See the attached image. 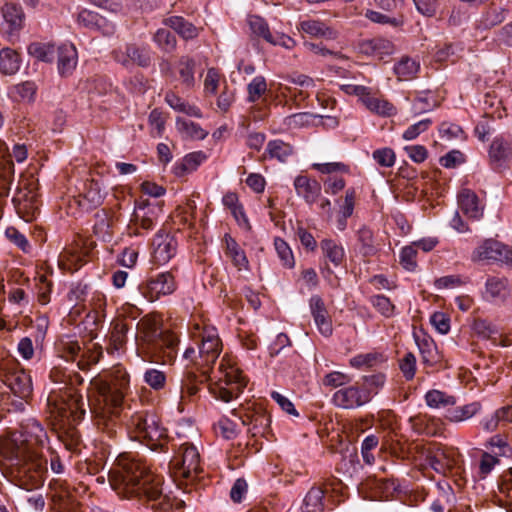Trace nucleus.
Here are the masks:
<instances>
[{"label": "nucleus", "instance_id": "nucleus-55", "mask_svg": "<svg viewBox=\"0 0 512 512\" xmlns=\"http://www.w3.org/2000/svg\"><path fill=\"white\" fill-rule=\"evenodd\" d=\"M480 409L479 403H471L462 407H457L449 413V420L453 422H462L473 417Z\"/></svg>", "mask_w": 512, "mask_h": 512}, {"label": "nucleus", "instance_id": "nucleus-40", "mask_svg": "<svg viewBox=\"0 0 512 512\" xmlns=\"http://www.w3.org/2000/svg\"><path fill=\"white\" fill-rule=\"evenodd\" d=\"M420 64L409 57H403L395 65L394 71L400 80H411L419 72Z\"/></svg>", "mask_w": 512, "mask_h": 512}, {"label": "nucleus", "instance_id": "nucleus-33", "mask_svg": "<svg viewBox=\"0 0 512 512\" xmlns=\"http://www.w3.org/2000/svg\"><path fill=\"white\" fill-rule=\"evenodd\" d=\"M320 248L324 257L334 266H340L345 259L343 246L333 239L326 238L320 242Z\"/></svg>", "mask_w": 512, "mask_h": 512}, {"label": "nucleus", "instance_id": "nucleus-29", "mask_svg": "<svg viewBox=\"0 0 512 512\" xmlns=\"http://www.w3.org/2000/svg\"><path fill=\"white\" fill-rule=\"evenodd\" d=\"M322 118L308 112H301L287 116L283 120L286 130H298L302 128H309L317 126Z\"/></svg>", "mask_w": 512, "mask_h": 512}, {"label": "nucleus", "instance_id": "nucleus-13", "mask_svg": "<svg viewBox=\"0 0 512 512\" xmlns=\"http://www.w3.org/2000/svg\"><path fill=\"white\" fill-rule=\"evenodd\" d=\"M175 290L176 281L170 272L159 273L140 286L142 295L150 302H154L162 296L170 295Z\"/></svg>", "mask_w": 512, "mask_h": 512}, {"label": "nucleus", "instance_id": "nucleus-58", "mask_svg": "<svg viewBox=\"0 0 512 512\" xmlns=\"http://www.w3.org/2000/svg\"><path fill=\"white\" fill-rule=\"evenodd\" d=\"M372 157L379 166L384 168H391L396 162L395 152L389 147L374 150Z\"/></svg>", "mask_w": 512, "mask_h": 512}, {"label": "nucleus", "instance_id": "nucleus-49", "mask_svg": "<svg viewBox=\"0 0 512 512\" xmlns=\"http://www.w3.org/2000/svg\"><path fill=\"white\" fill-rule=\"evenodd\" d=\"M269 417L262 413L254 412L252 414H246L245 418L242 419L244 425L250 426L249 431L253 435L261 434L269 425Z\"/></svg>", "mask_w": 512, "mask_h": 512}, {"label": "nucleus", "instance_id": "nucleus-53", "mask_svg": "<svg viewBox=\"0 0 512 512\" xmlns=\"http://www.w3.org/2000/svg\"><path fill=\"white\" fill-rule=\"evenodd\" d=\"M487 447L491 449L490 453L497 455L499 458L509 457L512 454V448L501 435L492 436L488 441Z\"/></svg>", "mask_w": 512, "mask_h": 512}, {"label": "nucleus", "instance_id": "nucleus-10", "mask_svg": "<svg viewBox=\"0 0 512 512\" xmlns=\"http://www.w3.org/2000/svg\"><path fill=\"white\" fill-rule=\"evenodd\" d=\"M162 205L160 202H150L147 199H140L136 202L130 224L128 225L129 235H141V230H151L160 214Z\"/></svg>", "mask_w": 512, "mask_h": 512}, {"label": "nucleus", "instance_id": "nucleus-50", "mask_svg": "<svg viewBox=\"0 0 512 512\" xmlns=\"http://www.w3.org/2000/svg\"><path fill=\"white\" fill-rule=\"evenodd\" d=\"M426 403L431 408H444L455 404L453 396L439 390L428 391L425 395Z\"/></svg>", "mask_w": 512, "mask_h": 512}, {"label": "nucleus", "instance_id": "nucleus-56", "mask_svg": "<svg viewBox=\"0 0 512 512\" xmlns=\"http://www.w3.org/2000/svg\"><path fill=\"white\" fill-rule=\"evenodd\" d=\"M486 293L491 298H504L507 293V281L501 278H489L486 282Z\"/></svg>", "mask_w": 512, "mask_h": 512}, {"label": "nucleus", "instance_id": "nucleus-36", "mask_svg": "<svg viewBox=\"0 0 512 512\" xmlns=\"http://www.w3.org/2000/svg\"><path fill=\"white\" fill-rule=\"evenodd\" d=\"M113 218L106 211L102 210L95 214V223L93 226L94 234L106 241L112 235Z\"/></svg>", "mask_w": 512, "mask_h": 512}, {"label": "nucleus", "instance_id": "nucleus-24", "mask_svg": "<svg viewBox=\"0 0 512 512\" xmlns=\"http://www.w3.org/2000/svg\"><path fill=\"white\" fill-rule=\"evenodd\" d=\"M357 193L355 188H348L345 191V196L342 200H337L339 210L336 216V227L339 231L345 230L347 226V219L352 216Z\"/></svg>", "mask_w": 512, "mask_h": 512}, {"label": "nucleus", "instance_id": "nucleus-52", "mask_svg": "<svg viewBox=\"0 0 512 512\" xmlns=\"http://www.w3.org/2000/svg\"><path fill=\"white\" fill-rule=\"evenodd\" d=\"M144 382L153 390H162L166 385V375L156 368H149L143 374Z\"/></svg>", "mask_w": 512, "mask_h": 512}, {"label": "nucleus", "instance_id": "nucleus-22", "mask_svg": "<svg viewBox=\"0 0 512 512\" xmlns=\"http://www.w3.org/2000/svg\"><path fill=\"white\" fill-rule=\"evenodd\" d=\"M310 309L319 332L326 337L330 336L332 334V323L327 316L324 302L319 296L311 297Z\"/></svg>", "mask_w": 512, "mask_h": 512}, {"label": "nucleus", "instance_id": "nucleus-54", "mask_svg": "<svg viewBox=\"0 0 512 512\" xmlns=\"http://www.w3.org/2000/svg\"><path fill=\"white\" fill-rule=\"evenodd\" d=\"M504 19V10L497 7H492L482 14L479 20V24L484 29H488L502 23Z\"/></svg>", "mask_w": 512, "mask_h": 512}, {"label": "nucleus", "instance_id": "nucleus-20", "mask_svg": "<svg viewBox=\"0 0 512 512\" xmlns=\"http://www.w3.org/2000/svg\"><path fill=\"white\" fill-rule=\"evenodd\" d=\"M223 244L225 256L232 262L238 271L250 270L249 260L245 251L230 234L224 235Z\"/></svg>", "mask_w": 512, "mask_h": 512}, {"label": "nucleus", "instance_id": "nucleus-26", "mask_svg": "<svg viewBox=\"0 0 512 512\" xmlns=\"http://www.w3.org/2000/svg\"><path fill=\"white\" fill-rule=\"evenodd\" d=\"M294 187L297 195L309 204L314 203L321 193V185L318 181L302 175L296 177Z\"/></svg>", "mask_w": 512, "mask_h": 512}, {"label": "nucleus", "instance_id": "nucleus-51", "mask_svg": "<svg viewBox=\"0 0 512 512\" xmlns=\"http://www.w3.org/2000/svg\"><path fill=\"white\" fill-rule=\"evenodd\" d=\"M503 249V243L495 240L485 241L477 250L479 259L496 261L500 257L499 252Z\"/></svg>", "mask_w": 512, "mask_h": 512}, {"label": "nucleus", "instance_id": "nucleus-4", "mask_svg": "<svg viewBox=\"0 0 512 512\" xmlns=\"http://www.w3.org/2000/svg\"><path fill=\"white\" fill-rule=\"evenodd\" d=\"M138 336L146 343L145 360L171 364L177 355L178 337L170 331H163L153 317H144L137 324Z\"/></svg>", "mask_w": 512, "mask_h": 512}, {"label": "nucleus", "instance_id": "nucleus-48", "mask_svg": "<svg viewBox=\"0 0 512 512\" xmlns=\"http://www.w3.org/2000/svg\"><path fill=\"white\" fill-rule=\"evenodd\" d=\"M5 22L9 25L11 31L19 29L23 22V12L21 7L15 4H5L2 8Z\"/></svg>", "mask_w": 512, "mask_h": 512}, {"label": "nucleus", "instance_id": "nucleus-12", "mask_svg": "<svg viewBox=\"0 0 512 512\" xmlns=\"http://www.w3.org/2000/svg\"><path fill=\"white\" fill-rule=\"evenodd\" d=\"M371 398L370 391L363 384L356 382L337 389L332 395L331 402L341 409H355L368 403Z\"/></svg>", "mask_w": 512, "mask_h": 512}, {"label": "nucleus", "instance_id": "nucleus-14", "mask_svg": "<svg viewBox=\"0 0 512 512\" xmlns=\"http://www.w3.org/2000/svg\"><path fill=\"white\" fill-rule=\"evenodd\" d=\"M177 246L173 235L162 230L158 231L151 245L152 261L157 265H165L176 255Z\"/></svg>", "mask_w": 512, "mask_h": 512}, {"label": "nucleus", "instance_id": "nucleus-11", "mask_svg": "<svg viewBox=\"0 0 512 512\" xmlns=\"http://www.w3.org/2000/svg\"><path fill=\"white\" fill-rule=\"evenodd\" d=\"M12 156L21 163L27 158L25 145L17 144L13 148ZM14 179V164L6 143L0 141V194L7 195Z\"/></svg>", "mask_w": 512, "mask_h": 512}, {"label": "nucleus", "instance_id": "nucleus-17", "mask_svg": "<svg viewBox=\"0 0 512 512\" xmlns=\"http://www.w3.org/2000/svg\"><path fill=\"white\" fill-rule=\"evenodd\" d=\"M18 214L26 221L30 222L38 213L37 193L33 189L20 188L13 197Z\"/></svg>", "mask_w": 512, "mask_h": 512}, {"label": "nucleus", "instance_id": "nucleus-28", "mask_svg": "<svg viewBox=\"0 0 512 512\" xmlns=\"http://www.w3.org/2000/svg\"><path fill=\"white\" fill-rule=\"evenodd\" d=\"M363 105L373 114L381 117H392L397 114L396 106L383 96H375L372 92L364 100Z\"/></svg>", "mask_w": 512, "mask_h": 512}, {"label": "nucleus", "instance_id": "nucleus-15", "mask_svg": "<svg viewBox=\"0 0 512 512\" xmlns=\"http://www.w3.org/2000/svg\"><path fill=\"white\" fill-rule=\"evenodd\" d=\"M248 23L250 30L255 36L263 38L266 42L274 46L278 45L290 50L293 49L296 45L295 40L286 34H272L267 22L259 16H249Z\"/></svg>", "mask_w": 512, "mask_h": 512}, {"label": "nucleus", "instance_id": "nucleus-57", "mask_svg": "<svg viewBox=\"0 0 512 512\" xmlns=\"http://www.w3.org/2000/svg\"><path fill=\"white\" fill-rule=\"evenodd\" d=\"M351 382V377L340 371H332L326 374L322 379L325 387L340 389Z\"/></svg>", "mask_w": 512, "mask_h": 512}, {"label": "nucleus", "instance_id": "nucleus-34", "mask_svg": "<svg viewBox=\"0 0 512 512\" xmlns=\"http://www.w3.org/2000/svg\"><path fill=\"white\" fill-rule=\"evenodd\" d=\"M81 346L72 336L65 335L56 343L59 356L67 361H74L81 353Z\"/></svg>", "mask_w": 512, "mask_h": 512}, {"label": "nucleus", "instance_id": "nucleus-63", "mask_svg": "<svg viewBox=\"0 0 512 512\" xmlns=\"http://www.w3.org/2000/svg\"><path fill=\"white\" fill-rule=\"evenodd\" d=\"M28 52L38 60L50 62L53 59L54 48L50 45L33 43L28 47Z\"/></svg>", "mask_w": 512, "mask_h": 512}, {"label": "nucleus", "instance_id": "nucleus-60", "mask_svg": "<svg viewBox=\"0 0 512 512\" xmlns=\"http://www.w3.org/2000/svg\"><path fill=\"white\" fill-rule=\"evenodd\" d=\"M248 101H257L266 91L267 84L263 76H256L247 86Z\"/></svg>", "mask_w": 512, "mask_h": 512}, {"label": "nucleus", "instance_id": "nucleus-31", "mask_svg": "<svg viewBox=\"0 0 512 512\" xmlns=\"http://www.w3.org/2000/svg\"><path fill=\"white\" fill-rule=\"evenodd\" d=\"M85 256L77 247L67 248L59 255L58 263L63 270L76 271L83 265Z\"/></svg>", "mask_w": 512, "mask_h": 512}, {"label": "nucleus", "instance_id": "nucleus-47", "mask_svg": "<svg viewBox=\"0 0 512 512\" xmlns=\"http://www.w3.org/2000/svg\"><path fill=\"white\" fill-rule=\"evenodd\" d=\"M274 248L283 267L292 269L295 266V258L292 249L286 241L280 237L274 238Z\"/></svg>", "mask_w": 512, "mask_h": 512}, {"label": "nucleus", "instance_id": "nucleus-23", "mask_svg": "<svg viewBox=\"0 0 512 512\" xmlns=\"http://www.w3.org/2000/svg\"><path fill=\"white\" fill-rule=\"evenodd\" d=\"M77 21L83 27L101 30L104 35H111L115 30L114 25L106 21L104 17L86 9L79 12Z\"/></svg>", "mask_w": 512, "mask_h": 512}, {"label": "nucleus", "instance_id": "nucleus-64", "mask_svg": "<svg viewBox=\"0 0 512 512\" xmlns=\"http://www.w3.org/2000/svg\"><path fill=\"white\" fill-rule=\"evenodd\" d=\"M154 41L164 51L170 52L176 47L174 36L167 29H159L154 35Z\"/></svg>", "mask_w": 512, "mask_h": 512}, {"label": "nucleus", "instance_id": "nucleus-21", "mask_svg": "<svg viewBox=\"0 0 512 512\" xmlns=\"http://www.w3.org/2000/svg\"><path fill=\"white\" fill-rule=\"evenodd\" d=\"M82 190L79 192V197L83 201L84 209L91 210L99 206L105 197L101 185L98 181L91 179L86 180L83 184Z\"/></svg>", "mask_w": 512, "mask_h": 512}, {"label": "nucleus", "instance_id": "nucleus-3", "mask_svg": "<svg viewBox=\"0 0 512 512\" xmlns=\"http://www.w3.org/2000/svg\"><path fill=\"white\" fill-rule=\"evenodd\" d=\"M99 398L92 405L97 428L109 436L115 432L125 396L130 389V375L121 365H116L106 380L97 383Z\"/></svg>", "mask_w": 512, "mask_h": 512}, {"label": "nucleus", "instance_id": "nucleus-46", "mask_svg": "<svg viewBox=\"0 0 512 512\" xmlns=\"http://www.w3.org/2000/svg\"><path fill=\"white\" fill-rule=\"evenodd\" d=\"M128 326L123 321H117L113 325V329L110 337V348L111 353L121 350L126 343V334Z\"/></svg>", "mask_w": 512, "mask_h": 512}, {"label": "nucleus", "instance_id": "nucleus-9", "mask_svg": "<svg viewBox=\"0 0 512 512\" xmlns=\"http://www.w3.org/2000/svg\"><path fill=\"white\" fill-rule=\"evenodd\" d=\"M202 471L200 453L197 447L184 442L170 461V473L176 481H193Z\"/></svg>", "mask_w": 512, "mask_h": 512}, {"label": "nucleus", "instance_id": "nucleus-42", "mask_svg": "<svg viewBox=\"0 0 512 512\" xmlns=\"http://www.w3.org/2000/svg\"><path fill=\"white\" fill-rule=\"evenodd\" d=\"M206 154L203 151H196L186 155L181 164L176 168L179 176L195 171L205 160Z\"/></svg>", "mask_w": 512, "mask_h": 512}, {"label": "nucleus", "instance_id": "nucleus-7", "mask_svg": "<svg viewBox=\"0 0 512 512\" xmlns=\"http://www.w3.org/2000/svg\"><path fill=\"white\" fill-rule=\"evenodd\" d=\"M126 429L131 439L145 443L152 450L164 446L166 430L155 414L145 412L133 414L126 424Z\"/></svg>", "mask_w": 512, "mask_h": 512}, {"label": "nucleus", "instance_id": "nucleus-62", "mask_svg": "<svg viewBox=\"0 0 512 512\" xmlns=\"http://www.w3.org/2000/svg\"><path fill=\"white\" fill-rule=\"evenodd\" d=\"M500 462L499 457L490 452H483L479 461V476L486 478Z\"/></svg>", "mask_w": 512, "mask_h": 512}, {"label": "nucleus", "instance_id": "nucleus-5", "mask_svg": "<svg viewBox=\"0 0 512 512\" xmlns=\"http://www.w3.org/2000/svg\"><path fill=\"white\" fill-rule=\"evenodd\" d=\"M191 337L197 345L198 351L189 347L184 351L183 357L203 374H206L220 356L223 344L216 327L210 324H195Z\"/></svg>", "mask_w": 512, "mask_h": 512}, {"label": "nucleus", "instance_id": "nucleus-16", "mask_svg": "<svg viewBox=\"0 0 512 512\" xmlns=\"http://www.w3.org/2000/svg\"><path fill=\"white\" fill-rule=\"evenodd\" d=\"M361 492L370 500H390L399 493V485L392 479H368Z\"/></svg>", "mask_w": 512, "mask_h": 512}, {"label": "nucleus", "instance_id": "nucleus-45", "mask_svg": "<svg viewBox=\"0 0 512 512\" xmlns=\"http://www.w3.org/2000/svg\"><path fill=\"white\" fill-rule=\"evenodd\" d=\"M180 81L187 87L194 84L195 62L189 57H182L176 67Z\"/></svg>", "mask_w": 512, "mask_h": 512}, {"label": "nucleus", "instance_id": "nucleus-59", "mask_svg": "<svg viewBox=\"0 0 512 512\" xmlns=\"http://www.w3.org/2000/svg\"><path fill=\"white\" fill-rule=\"evenodd\" d=\"M382 360V355L378 353L358 354L349 361L350 365L357 369L368 368L374 366Z\"/></svg>", "mask_w": 512, "mask_h": 512}, {"label": "nucleus", "instance_id": "nucleus-8", "mask_svg": "<svg viewBox=\"0 0 512 512\" xmlns=\"http://www.w3.org/2000/svg\"><path fill=\"white\" fill-rule=\"evenodd\" d=\"M51 416L61 426L80 421L85 415V403L81 395L70 389L64 395L52 392L48 399Z\"/></svg>", "mask_w": 512, "mask_h": 512}, {"label": "nucleus", "instance_id": "nucleus-30", "mask_svg": "<svg viewBox=\"0 0 512 512\" xmlns=\"http://www.w3.org/2000/svg\"><path fill=\"white\" fill-rule=\"evenodd\" d=\"M77 65V51L72 44L58 48V69L62 75L70 74Z\"/></svg>", "mask_w": 512, "mask_h": 512}, {"label": "nucleus", "instance_id": "nucleus-18", "mask_svg": "<svg viewBox=\"0 0 512 512\" xmlns=\"http://www.w3.org/2000/svg\"><path fill=\"white\" fill-rule=\"evenodd\" d=\"M4 384L20 398H27L32 392L31 377L23 370L8 372L3 378Z\"/></svg>", "mask_w": 512, "mask_h": 512}, {"label": "nucleus", "instance_id": "nucleus-61", "mask_svg": "<svg viewBox=\"0 0 512 512\" xmlns=\"http://www.w3.org/2000/svg\"><path fill=\"white\" fill-rule=\"evenodd\" d=\"M417 249L411 244L402 248L400 252V264L407 271H414L417 267Z\"/></svg>", "mask_w": 512, "mask_h": 512}, {"label": "nucleus", "instance_id": "nucleus-43", "mask_svg": "<svg viewBox=\"0 0 512 512\" xmlns=\"http://www.w3.org/2000/svg\"><path fill=\"white\" fill-rule=\"evenodd\" d=\"M266 151L271 158L285 162L293 154V147L289 143L277 139L268 142Z\"/></svg>", "mask_w": 512, "mask_h": 512}, {"label": "nucleus", "instance_id": "nucleus-27", "mask_svg": "<svg viewBox=\"0 0 512 512\" xmlns=\"http://www.w3.org/2000/svg\"><path fill=\"white\" fill-rule=\"evenodd\" d=\"M298 30L315 38L335 39L336 32L320 20L307 19L298 25Z\"/></svg>", "mask_w": 512, "mask_h": 512}, {"label": "nucleus", "instance_id": "nucleus-1", "mask_svg": "<svg viewBox=\"0 0 512 512\" xmlns=\"http://www.w3.org/2000/svg\"><path fill=\"white\" fill-rule=\"evenodd\" d=\"M47 443V433L35 419L27 420L20 432L2 441L0 452L10 461L11 473L21 488L29 491L42 485L47 464L45 451L51 454L53 472H63L59 457L53 454Z\"/></svg>", "mask_w": 512, "mask_h": 512}, {"label": "nucleus", "instance_id": "nucleus-19", "mask_svg": "<svg viewBox=\"0 0 512 512\" xmlns=\"http://www.w3.org/2000/svg\"><path fill=\"white\" fill-rule=\"evenodd\" d=\"M429 461L435 471L444 474L459 464V453L454 448H436Z\"/></svg>", "mask_w": 512, "mask_h": 512}, {"label": "nucleus", "instance_id": "nucleus-35", "mask_svg": "<svg viewBox=\"0 0 512 512\" xmlns=\"http://www.w3.org/2000/svg\"><path fill=\"white\" fill-rule=\"evenodd\" d=\"M37 87L32 81H25L12 86L9 89V96L18 102H32L36 95Z\"/></svg>", "mask_w": 512, "mask_h": 512}, {"label": "nucleus", "instance_id": "nucleus-39", "mask_svg": "<svg viewBox=\"0 0 512 512\" xmlns=\"http://www.w3.org/2000/svg\"><path fill=\"white\" fill-rule=\"evenodd\" d=\"M165 23L175 30L184 39H193L198 35V29L179 16L168 18Z\"/></svg>", "mask_w": 512, "mask_h": 512}, {"label": "nucleus", "instance_id": "nucleus-41", "mask_svg": "<svg viewBox=\"0 0 512 512\" xmlns=\"http://www.w3.org/2000/svg\"><path fill=\"white\" fill-rule=\"evenodd\" d=\"M122 61L124 65L129 63L137 64L141 67H147L150 64L151 57L150 52L145 48H139L136 46H128L126 48V58Z\"/></svg>", "mask_w": 512, "mask_h": 512}, {"label": "nucleus", "instance_id": "nucleus-44", "mask_svg": "<svg viewBox=\"0 0 512 512\" xmlns=\"http://www.w3.org/2000/svg\"><path fill=\"white\" fill-rule=\"evenodd\" d=\"M491 158L503 160L512 156V138H496L489 150Z\"/></svg>", "mask_w": 512, "mask_h": 512}, {"label": "nucleus", "instance_id": "nucleus-38", "mask_svg": "<svg viewBox=\"0 0 512 512\" xmlns=\"http://www.w3.org/2000/svg\"><path fill=\"white\" fill-rule=\"evenodd\" d=\"M20 67L19 55L16 51L4 48L0 51V70L7 75L15 74Z\"/></svg>", "mask_w": 512, "mask_h": 512}, {"label": "nucleus", "instance_id": "nucleus-6", "mask_svg": "<svg viewBox=\"0 0 512 512\" xmlns=\"http://www.w3.org/2000/svg\"><path fill=\"white\" fill-rule=\"evenodd\" d=\"M246 384L247 380L237 367L234 358L225 354L217 370L213 371L209 391L214 398L227 403L237 398Z\"/></svg>", "mask_w": 512, "mask_h": 512}, {"label": "nucleus", "instance_id": "nucleus-2", "mask_svg": "<svg viewBox=\"0 0 512 512\" xmlns=\"http://www.w3.org/2000/svg\"><path fill=\"white\" fill-rule=\"evenodd\" d=\"M110 484L122 498L154 501L153 509L166 510L172 507L163 495L161 477L153 474L149 467L132 454H121L117 465L110 471Z\"/></svg>", "mask_w": 512, "mask_h": 512}, {"label": "nucleus", "instance_id": "nucleus-32", "mask_svg": "<svg viewBox=\"0 0 512 512\" xmlns=\"http://www.w3.org/2000/svg\"><path fill=\"white\" fill-rule=\"evenodd\" d=\"M176 129L184 139L203 140L208 135L199 124L181 117L176 118Z\"/></svg>", "mask_w": 512, "mask_h": 512}, {"label": "nucleus", "instance_id": "nucleus-37", "mask_svg": "<svg viewBox=\"0 0 512 512\" xmlns=\"http://www.w3.org/2000/svg\"><path fill=\"white\" fill-rule=\"evenodd\" d=\"M323 497L324 491L322 488L312 487L303 500L302 512H323Z\"/></svg>", "mask_w": 512, "mask_h": 512}, {"label": "nucleus", "instance_id": "nucleus-25", "mask_svg": "<svg viewBox=\"0 0 512 512\" xmlns=\"http://www.w3.org/2000/svg\"><path fill=\"white\" fill-rule=\"evenodd\" d=\"M458 205L461 211L471 219H479L483 215V207L477 195L469 189H463L459 193Z\"/></svg>", "mask_w": 512, "mask_h": 512}]
</instances>
